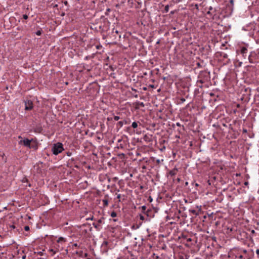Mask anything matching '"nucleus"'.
<instances>
[{
    "label": "nucleus",
    "instance_id": "aec40b11",
    "mask_svg": "<svg viewBox=\"0 0 259 259\" xmlns=\"http://www.w3.org/2000/svg\"><path fill=\"white\" fill-rule=\"evenodd\" d=\"M24 230L25 231H28L29 230V227L28 226H25L24 227Z\"/></svg>",
    "mask_w": 259,
    "mask_h": 259
},
{
    "label": "nucleus",
    "instance_id": "0eeeda50",
    "mask_svg": "<svg viewBox=\"0 0 259 259\" xmlns=\"http://www.w3.org/2000/svg\"><path fill=\"white\" fill-rule=\"evenodd\" d=\"M65 242H66V239L62 237H59L57 240V242L58 243H60L61 244L64 243Z\"/></svg>",
    "mask_w": 259,
    "mask_h": 259
},
{
    "label": "nucleus",
    "instance_id": "1a4fd4ad",
    "mask_svg": "<svg viewBox=\"0 0 259 259\" xmlns=\"http://www.w3.org/2000/svg\"><path fill=\"white\" fill-rule=\"evenodd\" d=\"M55 249L57 250V252L59 251L60 249H63V247H61L60 245H55Z\"/></svg>",
    "mask_w": 259,
    "mask_h": 259
},
{
    "label": "nucleus",
    "instance_id": "cd10ccee",
    "mask_svg": "<svg viewBox=\"0 0 259 259\" xmlns=\"http://www.w3.org/2000/svg\"><path fill=\"white\" fill-rule=\"evenodd\" d=\"M93 225H94V226L95 228H97V225H95V224H93Z\"/></svg>",
    "mask_w": 259,
    "mask_h": 259
},
{
    "label": "nucleus",
    "instance_id": "c9c22d12",
    "mask_svg": "<svg viewBox=\"0 0 259 259\" xmlns=\"http://www.w3.org/2000/svg\"><path fill=\"white\" fill-rule=\"evenodd\" d=\"M195 186H198V184H197V183H196V184H195Z\"/></svg>",
    "mask_w": 259,
    "mask_h": 259
},
{
    "label": "nucleus",
    "instance_id": "a19ab883",
    "mask_svg": "<svg viewBox=\"0 0 259 259\" xmlns=\"http://www.w3.org/2000/svg\"><path fill=\"white\" fill-rule=\"evenodd\" d=\"M157 162H159V160H157Z\"/></svg>",
    "mask_w": 259,
    "mask_h": 259
},
{
    "label": "nucleus",
    "instance_id": "ddd939ff",
    "mask_svg": "<svg viewBox=\"0 0 259 259\" xmlns=\"http://www.w3.org/2000/svg\"><path fill=\"white\" fill-rule=\"evenodd\" d=\"M110 215L112 218H115L117 216V213L115 211H112L111 212Z\"/></svg>",
    "mask_w": 259,
    "mask_h": 259
},
{
    "label": "nucleus",
    "instance_id": "a878e982",
    "mask_svg": "<svg viewBox=\"0 0 259 259\" xmlns=\"http://www.w3.org/2000/svg\"><path fill=\"white\" fill-rule=\"evenodd\" d=\"M191 212L193 213V214H196V210H192L191 211Z\"/></svg>",
    "mask_w": 259,
    "mask_h": 259
},
{
    "label": "nucleus",
    "instance_id": "f8f14e48",
    "mask_svg": "<svg viewBox=\"0 0 259 259\" xmlns=\"http://www.w3.org/2000/svg\"><path fill=\"white\" fill-rule=\"evenodd\" d=\"M132 126L134 128H136L138 127V124L136 122H133L132 123Z\"/></svg>",
    "mask_w": 259,
    "mask_h": 259
},
{
    "label": "nucleus",
    "instance_id": "dca6fc26",
    "mask_svg": "<svg viewBox=\"0 0 259 259\" xmlns=\"http://www.w3.org/2000/svg\"><path fill=\"white\" fill-rule=\"evenodd\" d=\"M120 198H121V194H118L117 196V198L118 199L119 202L121 201Z\"/></svg>",
    "mask_w": 259,
    "mask_h": 259
},
{
    "label": "nucleus",
    "instance_id": "4be33fe9",
    "mask_svg": "<svg viewBox=\"0 0 259 259\" xmlns=\"http://www.w3.org/2000/svg\"><path fill=\"white\" fill-rule=\"evenodd\" d=\"M108 244V242L104 241L102 243V246L107 245Z\"/></svg>",
    "mask_w": 259,
    "mask_h": 259
},
{
    "label": "nucleus",
    "instance_id": "58836bf2",
    "mask_svg": "<svg viewBox=\"0 0 259 259\" xmlns=\"http://www.w3.org/2000/svg\"><path fill=\"white\" fill-rule=\"evenodd\" d=\"M67 4V2H65V5H66Z\"/></svg>",
    "mask_w": 259,
    "mask_h": 259
},
{
    "label": "nucleus",
    "instance_id": "473e14b6",
    "mask_svg": "<svg viewBox=\"0 0 259 259\" xmlns=\"http://www.w3.org/2000/svg\"><path fill=\"white\" fill-rule=\"evenodd\" d=\"M115 32L116 33H118V31L117 30H116L115 31Z\"/></svg>",
    "mask_w": 259,
    "mask_h": 259
},
{
    "label": "nucleus",
    "instance_id": "ea45409f",
    "mask_svg": "<svg viewBox=\"0 0 259 259\" xmlns=\"http://www.w3.org/2000/svg\"><path fill=\"white\" fill-rule=\"evenodd\" d=\"M141 105L144 106L143 103H141Z\"/></svg>",
    "mask_w": 259,
    "mask_h": 259
},
{
    "label": "nucleus",
    "instance_id": "9d476101",
    "mask_svg": "<svg viewBox=\"0 0 259 259\" xmlns=\"http://www.w3.org/2000/svg\"><path fill=\"white\" fill-rule=\"evenodd\" d=\"M49 251L52 253V255H54L57 252L55 249H49Z\"/></svg>",
    "mask_w": 259,
    "mask_h": 259
},
{
    "label": "nucleus",
    "instance_id": "5701e85b",
    "mask_svg": "<svg viewBox=\"0 0 259 259\" xmlns=\"http://www.w3.org/2000/svg\"><path fill=\"white\" fill-rule=\"evenodd\" d=\"M23 18L24 19H27L28 18V16L27 15H23Z\"/></svg>",
    "mask_w": 259,
    "mask_h": 259
},
{
    "label": "nucleus",
    "instance_id": "39448f33",
    "mask_svg": "<svg viewBox=\"0 0 259 259\" xmlns=\"http://www.w3.org/2000/svg\"><path fill=\"white\" fill-rule=\"evenodd\" d=\"M33 108V103L30 100L25 101V109L26 110H30Z\"/></svg>",
    "mask_w": 259,
    "mask_h": 259
},
{
    "label": "nucleus",
    "instance_id": "4468645a",
    "mask_svg": "<svg viewBox=\"0 0 259 259\" xmlns=\"http://www.w3.org/2000/svg\"><path fill=\"white\" fill-rule=\"evenodd\" d=\"M164 10H165V12L166 13L168 12V11H169V6L168 5L165 6Z\"/></svg>",
    "mask_w": 259,
    "mask_h": 259
},
{
    "label": "nucleus",
    "instance_id": "a211bd4d",
    "mask_svg": "<svg viewBox=\"0 0 259 259\" xmlns=\"http://www.w3.org/2000/svg\"><path fill=\"white\" fill-rule=\"evenodd\" d=\"M141 209L143 211H144L146 209V206L145 205H143L141 206Z\"/></svg>",
    "mask_w": 259,
    "mask_h": 259
},
{
    "label": "nucleus",
    "instance_id": "c756f323",
    "mask_svg": "<svg viewBox=\"0 0 259 259\" xmlns=\"http://www.w3.org/2000/svg\"><path fill=\"white\" fill-rule=\"evenodd\" d=\"M113 221L114 222H116L117 221V219H113Z\"/></svg>",
    "mask_w": 259,
    "mask_h": 259
},
{
    "label": "nucleus",
    "instance_id": "412c9836",
    "mask_svg": "<svg viewBox=\"0 0 259 259\" xmlns=\"http://www.w3.org/2000/svg\"><path fill=\"white\" fill-rule=\"evenodd\" d=\"M237 257L239 259H243V256L242 255H239Z\"/></svg>",
    "mask_w": 259,
    "mask_h": 259
},
{
    "label": "nucleus",
    "instance_id": "2eb2a0df",
    "mask_svg": "<svg viewBox=\"0 0 259 259\" xmlns=\"http://www.w3.org/2000/svg\"><path fill=\"white\" fill-rule=\"evenodd\" d=\"M114 120L117 121L120 119V117L118 116H114L113 117Z\"/></svg>",
    "mask_w": 259,
    "mask_h": 259
},
{
    "label": "nucleus",
    "instance_id": "bb28decb",
    "mask_svg": "<svg viewBox=\"0 0 259 259\" xmlns=\"http://www.w3.org/2000/svg\"><path fill=\"white\" fill-rule=\"evenodd\" d=\"M26 258V256L24 255V256H23L22 257V259H25Z\"/></svg>",
    "mask_w": 259,
    "mask_h": 259
},
{
    "label": "nucleus",
    "instance_id": "f3484780",
    "mask_svg": "<svg viewBox=\"0 0 259 259\" xmlns=\"http://www.w3.org/2000/svg\"><path fill=\"white\" fill-rule=\"evenodd\" d=\"M140 219L142 221H144L145 220V217L142 214L140 215Z\"/></svg>",
    "mask_w": 259,
    "mask_h": 259
},
{
    "label": "nucleus",
    "instance_id": "9b49d317",
    "mask_svg": "<svg viewBox=\"0 0 259 259\" xmlns=\"http://www.w3.org/2000/svg\"><path fill=\"white\" fill-rule=\"evenodd\" d=\"M103 204L104 206H107L108 205V200L107 199L103 200Z\"/></svg>",
    "mask_w": 259,
    "mask_h": 259
},
{
    "label": "nucleus",
    "instance_id": "6ab92c4d",
    "mask_svg": "<svg viewBox=\"0 0 259 259\" xmlns=\"http://www.w3.org/2000/svg\"><path fill=\"white\" fill-rule=\"evenodd\" d=\"M118 124L120 126H122L123 125V122L122 121H120L118 122Z\"/></svg>",
    "mask_w": 259,
    "mask_h": 259
},
{
    "label": "nucleus",
    "instance_id": "2f4dec72",
    "mask_svg": "<svg viewBox=\"0 0 259 259\" xmlns=\"http://www.w3.org/2000/svg\"><path fill=\"white\" fill-rule=\"evenodd\" d=\"M227 54H225V55L224 56V57L226 58V57H227Z\"/></svg>",
    "mask_w": 259,
    "mask_h": 259
},
{
    "label": "nucleus",
    "instance_id": "393cba45",
    "mask_svg": "<svg viewBox=\"0 0 259 259\" xmlns=\"http://www.w3.org/2000/svg\"><path fill=\"white\" fill-rule=\"evenodd\" d=\"M255 252L257 255H259V249H256Z\"/></svg>",
    "mask_w": 259,
    "mask_h": 259
},
{
    "label": "nucleus",
    "instance_id": "b1692460",
    "mask_svg": "<svg viewBox=\"0 0 259 259\" xmlns=\"http://www.w3.org/2000/svg\"><path fill=\"white\" fill-rule=\"evenodd\" d=\"M36 34L37 35H40L41 34V32L40 31H37L36 32Z\"/></svg>",
    "mask_w": 259,
    "mask_h": 259
},
{
    "label": "nucleus",
    "instance_id": "7ed1b4c3",
    "mask_svg": "<svg viewBox=\"0 0 259 259\" xmlns=\"http://www.w3.org/2000/svg\"><path fill=\"white\" fill-rule=\"evenodd\" d=\"M246 30L250 31L249 34L250 36H253L255 33L257 32L255 28V24L254 23H250L248 26H247Z\"/></svg>",
    "mask_w": 259,
    "mask_h": 259
},
{
    "label": "nucleus",
    "instance_id": "c85d7f7f",
    "mask_svg": "<svg viewBox=\"0 0 259 259\" xmlns=\"http://www.w3.org/2000/svg\"><path fill=\"white\" fill-rule=\"evenodd\" d=\"M149 199H150V201L151 202L152 201V199L151 198V197H150Z\"/></svg>",
    "mask_w": 259,
    "mask_h": 259
},
{
    "label": "nucleus",
    "instance_id": "f257e3e1",
    "mask_svg": "<svg viewBox=\"0 0 259 259\" xmlns=\"http://www.w3.org/2000/svg\"><path fill=\"white\" fill-rule=\"evenodd\" d=\"M63 150L64 148L63 147V144L59 142L54 144L52 148V151L55 155L61 153Z\"/></svg>",
    "mask_w": 259,
    "mask_h": 259
},
{
    "label": "nucleus",
    "instance_id": "e433bc0d",
    "mask_svg": "<svg viewBox=\"0 0 259 259\" xmlns=\"http://www.w3.org/2000/svg\"><path fill=\"white\" fill-rule=\"evenodd\" d=\"M243 252H245V253H246V250H244L243 251Z\"/></svg>",
    "mask_w": 259,
    "mask_h": 259
},
{
    "label": "nucleus",
    "instance_id": "423d86ee",
    "mask_svg": "<svg viewBox=\"0 0 259 259\" xmlns=\"http://www.w3.org/2000/svg\"><path fill=\"white\" fill-rule=\"evenodd\" d=\"M240 52L244 59H246L247 57L248 58L247 54V49L246 47H242L240 50Z\"/></svg>",
    "mask_w": 259,
    "mask_h": 259
},
{
    "label": "nucleus",
    "instance_id": "6e6552de",
    "mask_svg": "<svg viewBox=\"0 0 259 259\" xmlns=\"http://www.w3.org/2000/svg\"><path fill=\"white\" fill-rule=\"evenodd\" d=\"M37 148L36 144L33 141L29 147V149H36Z\"/></svg>",
    "mask_w": 259,
    "mask_h": 259
},
{
    "label": "nucleus",
    "instance_id": "72a5a7b5",
    "mask_svg": "<svg viewBox=\"0 0 259 259\" xmlns=\"http://www.w3.org/2000/svg\"><path fill=\"white\" fill-rule=\"evenodd\" d=\"M99 223H101V222H102L101 220H99Z\"/></svg>",
    "mask_w": 259,
    "mask_h": 259
},
{
    "label": "nucleus",
    "instance_id": "f704fd0d",
    "mask_svg": "<svg viewBox=\"0 0 259 259\" xmlns=\"http://www.w3.org/2000/svg\"><path fill=\"white\" fill-rule=\"evenodd\" d=\"M232 4L233 3V0H231V2H230Z\"/></svg>",
    "mask_w": 259,
    "mask_h": 259
},
{
    "label": "nucleus",
    "instance_id": "4c0bfd02",
    "mask_svg": "<svg viewBox=\"0 0 259 259\" xmlns=\"http://www.w3.org/2000/svg\"><path fill=\"white\" fill-rule=\"evenodd\" d=\"M247 184H248V183H247V182H245V185H247Z\"/></svg>",
    "mask_w": 259,
    "mask_h": 259
},
{
    "label": "nucleus",
    "instance_id": "7c9ffc66",
    "mask_svg": "<svg viewBox=\"0 0 259 259\" xmlns=\"http://www.w3.org/2000/svg\"><path fill=\"white\" fill-rule=\"evenodd\" d=\"M251 233H255L254 230H252L251 231Z\"/></svg>",
    "mask_w": 259,
    "mask_h": 259
},
{
    "label": "nucleus",
    "instance_id": "20e7f679",
    "mask_svg": "<svg viewBox=\"0 0 259 259\" xmlns=\"http://www.w3.org/2000/svg\"><path fill=\"white\" fill-rule=\"evenodd\" d=\"M33 141V139L29 140L27 138H25L23 140H20L19 142L20 144H23L24 146L27 147L29 148V147L31 144V142Z\"/></svg>",
    "mask_w": 259,
    "mask_h": 259
},
{
    "label": "nucleus",
    "instance_id": "f03ea898",
    "mask_svg": "<svg viewBox=\"0 0 259 259\" xmlns=\"http://www.w3.org/2000/svg\"><path fill=\"white\" fill-rule=\"evenodd\" d=\"M248 59L249 63H255L257 60L259 59V54H258V51H251L248 56Z\"/></svg>",
    "mask_w": 259,
    "mask_h": 259
}]
</instances>
